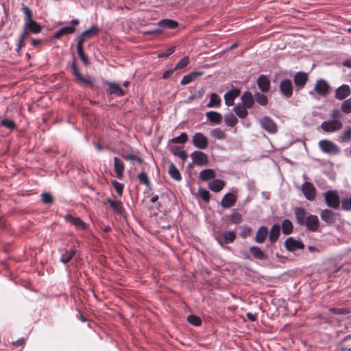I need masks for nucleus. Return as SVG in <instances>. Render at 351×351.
<instances>
[{"label": "nucleus", "instance_id": "obj_1", "mask_svg": "<svg viewBox=\"0 0 351 351\" xmlns=\"http://www.w3.org/2000/svg\"><path fill=\"white\" fill-rule=\"evenodd\" d=\"M23 11L25 14V24L24 27L26 30L33 34L39 33L42 27L41 26L32 19V13L31 10L26 5L23 7Z\"/></svg>", "mask_w": 351, "mask_h": 351}, {"label": "nucleus", "instance_id": "obj_2", "mask_svg": "<svg viewBox=\"0 0 351 351\" xmlns=\"http://www.w3.org/2000/svg\"><path fill=\"white\" fill-rule=\"evenodd\" d=\"M319 148L324 154L329 155H337L340 154L341 149L333 141L329 140H321L318 143Z\"/></svg>", "mask_w": 351, "mask_h": 351}, {"label": "nucleus", "instance_id": "obj_3", "mask_svg": "<svg viewBox=\"0 0 351 351\" xmlns=\"http://www.w3.org/2000/svg\"><path fill=\"white\" fill-rule=\"evenodd\" d=\"M343 128V123L340 119H333L324 121L321 124V128L325 132L332 133L340 130Z\"/></svg>", "mask_w": 351, "mask_h": 351}, {"label": "nucleus", "instance_id": "obj_4", "mask_svg": "<svg viewBox=\"0 0 351 351\" xmlns=\"http://www.w3.org/2000/svg\"><path fill=\"white\" fill-rule=\"evenodd\" d=\"M326 205L333 209H337L340 204V198L336 191H328L324 193Z\"/></svg>", "mask_w": 351, "mask_h": 351}, {"label": "nucleus", "instance_id": "obj_5", "mask_svg": "<svg viewBox=\"0 0 351 351\" xmlns=\"http://www.w3.org/2000/svg\"><path fill=\"white\" fill-rule=\"evenodd\" d=\"M236 239V234L234 231H225L217 233L215 235V239L221 245L232 243Z\"/></svg>", "mask_w": 351, "mask_h": 351}, {"label": "nucleus", "instance_id": "obj_6", "mask_svg": "<svg viewBox=\"0 0 351 351\" xmlns=\"http://www.w3.org/2000/svg\"><path fill=\"white\" fill-rule=\"evenodd\" d=\"M192 143L199 149H206L208 145V139L202 132H197L192 137Z\"/></svg>", "mask_w": 351, "mask_h": 351}, {"label": "nucleus", "instance_id": "obj_7", "mask_svg": "<svg viewBox=\"0 0 351 351\" xmlns=\"http://www.w3.org/2000/svg\"><path fill=\"white\" fill-rule=\"evenodd\" d=\"M301 191L307 200L313 201L316 197V189L309 182H304L301 186Z\"/></svg>", "mask_w": 351, "mask_h": 351}, {"label": "nucleus", "instance_id": "obj_8", "mask_svg": "<svg viewBox=\"0 0 351 351\" xmlns=\"http://www.w3.org/2000/svg\"><path fill=\"white\" fill-rule=\"evenodd\" d=\"M260 124L269 134H275L278 131L276 123L269 117H264L260 119Z\"/></svg>", "mask_w": 351, "mask_h": 351}, {"label": "nucleus", "instance_id": "obj_9", "mask_svg": "<svg viewBox=\"0 0 351 351\" xmlns=\"http://www.w3.org/2000/svg\"><path fill=\"white\" fill-rule=\"evenodd\" d=\"M330 90V86L329 84L324 79H319L317 80L314 91H315L319 95L326 96Z\"/></svg>", "mask_w": 351, "mask_h": 351}, {"label": "nucleus", "instance_id": "obj_10", "mask_svg": "<svg viewBox=\"0 0 351 351\" xmlns=\"http://www.w3.org/2000/svg\"><path fill=\"white\" fill-rule=\"evenodd\" d=\"M64 219L66 222L74 226L77 230H84L88 228V225L80 217H73L69 213L65 215Z\"/></svg>", "mask_w": 351, "mask_h": 351}, {"label": "nucleus", "instance_id": "obj_11", "mask_svg": "<svg viewBox=\"0 0 351 351\" xmlns=\"http://www.w3.org/2000/svg\"><path fill=\"white\" fill-rule=\"evenodd\" d=\"M193 162L198 166L206 165L208 163V156L201 151H194L191 154Z\"/></svg>", "mask_w": 351, "mask_h": 351}, {"label": "nucleus", "instance_id": "obj_12", "mask_svg": "<svg viewBox=\"0 0 351 351\" xmlns=\"http://www.w3.org/2000/svg\"><path fill=\"white\" fill-rule=\"evenodd\" d=\"M99 28L97 25H93L90 29L84 31L77 38L78 43H84L86 39L93 38L99 32Z\"/></svg>", "mask_w": 351, "mask_h": 351}, {"label": "nucleus", "instance_id": "obj_13", "mask_svg": "<svg viewBox=\"0 0 351 351\" xmlns=\"http://www.w3.org/2000/svg\"><path fill=\"white\" fill-rule=\"evenodd\" d=\"M280 93L287 98L293 95V85L291 80L285 79L280 82L279 86Z\"/></svg>", "mask_w": 351, "mask_h": 351}, {"label": "nucleus", "instance_id": "obj_14", "mask_svg": "<svg viewBox=\"0 0 351 351\" xmlns=\"http://www.w3.org/2000/svg\"><path fill=\"white\" fill-rule=\"evenodd\" d=\"M237 201V196L233 193H227L223 195L221 201V206L223 208H230L234 206Z\"/></svg>", "mask_w": 351, "mask_h": 351}, {"label": "nucleus", "instance_id": "obj_15", "mask_svg": "<svg viewBox=\"0 0 351 351\" xmlns=\"http://www.w3.org/2000/svg\"><path fill=\"white\" fill-rule=\"evenodd\" d=\"M241 91L239 88H233L227 91L224 95L225 104L228 106L234 104V99L239 96Z\"/></svg>", "mask_w": 351, "mask_h": 351}, {"label": "nucleus", "instance_id": "obj_16", "mask_svg": "<svg viewBox=\"0 0 351 351\" xmlns=\"http://www.w3.org/2000/svg\"><path fill=\"white\" fill-rule=\"evenodd\" d=\"M338 214L329 209H324L321 211L320 217L322 221L328 224L335 223Z\"/></svg>", "mask_w": 351, "mask_h": 351}, {"label": "nucleus", "instance_id": "obj_17", "mask_svg": "<svg viewBox=\"0 0 351 351\" xmlns=\"http://www.w3.org/2000/svg\"><path fill=\"white\" fill-rule=\"evenodd\" d=\"M351 94V88L347 84H343L335 90V98L339 100H345Z\"/></svg>", "mask_w": 351, "mask_h": 351}, {"label": "nucleus", "instance_id": "obj_18", "mask_svg": "<svg viewBox=\"0 0 351 351\" xmlns=\"http://www.w3.org/2000/svg\"><path fill=\"white\" fill-rule=\"evenodd\" d=\"M304 226L306 228L311 232H315L318 230L319 226V221L317 216L315 215H309L307 217Z\"/></svg>", "mask_w": 351, "mask_h": 351}, {"label": "nucleus", "instance_id": "obj_19", "mask_svg": "<svg viewBox=\"0 0 351 351\" xmlns=\"http://www.w3.org/2000/svg\"><path fill=\"white\" fill-rule=\"evenodd\" d=\"M285 247L287 250L293 252L296 250L304 249V245L301 241L289 237L285 241Z\"/></svg>", "mask_w": 351, "mask_h": 351}, {"label": "nucleus", "instance_id": "obj_20", "mask_svg": "<svg viewBox=\"0 0 351 351\" xmlns=\"http://www.w3.org/2000/svg\"><path fill=\"white\" fill-rule=\"evenodd\" d=\"M114 170L118 179L121 180L123 178L125 165L123 162L118 157H114Z\"/></svg>", "mask_w": 351, "mask_h": 351}, {"label": "nucleus", "instance_id": "obj_21", "mask_svg": "<svg viewBox=\"0 0 351 351\" xmlns=\"http://www.w3.org/2000/svg\"><path fill=\"white\" fill-rule=\"evenodd\" d=\"M107 202L109 204L110 207L113 210L115 213L121 215L124 212L123 204L120 200L117 199L115 197L113 199L107 198Z\"/></svg>", "mask_w": 351, "mask_h": 351}, {"label": "nucleus", "instance_id": "obj_22", "mask_svg": "<svg viewBox=\"0 0 351 351\" xmlns=\"http://www.w3.org/2000/svg\"><path fill=\"white\" fill-rule=\"evenodd\" d=\"M308 80V75L304 72H298L293 77L294 84L298 89L303 88Z\"/></svg>", "mask_w": 351, "mask_h": 351}, {"label": "nucleus", "instance_id": "obj_23", "mask_svg": "<svg viewBox=\"0 0 351 351\" xmlns=\"http://www.w3.org/2000/svg\"><path fill=\"white\" fill-rule=\"evenodd\" d=\"M294 214L297 223L300 226H304L308 217L305 209L302 207H297L294 209Z\"/></svg>", "mask_w": 351, "mask_h": 351}, {"label": "nucleus", "instance_id": "obj_24", "mask_svg": "<svg viewBox=\"0 0 351 351\" xmlns=\"http://www.w3.org/2000/svg\"><path fill=\"white\" fill-rule=\"evenodd\" d=\"M59 252H61L60 261L64 264L70 262L76 253V250L73 248L59 250Z\"/></svg>", "mask_w": 351, "mask_h": 351}, {"label": "nucleus", "instance_id": "obj_25", "mask_svg": "<svg viewBox=\"0 0 351 351\" xmlns=\"http://www.w3.org/2000/svg\"><path fill=\"white\" fill-rule=\"evenodd\" d=\"M106 84L108 86V93L116 96L121 97L124 95L125 92L122 88L116 83L106 82Z\"/></svg>", "mask_w": 351, "mask_h": 351}, {"label": "nucleus", "instance_id": "obj_26", "mask_svg": "<svg viewBox=\"0 0 351 351\" xmlns=\"http://www.w3.org/2000/svg\"><path fill=\"white\" fill-rule=\"evenodd\" d=\"M257 84L259 89L263 93L267 92L270 88V81L265 75H261L258 77Z\"/></svg>", "mask_w": 351, "mask_h": 351}, {"label": "nucleus", "instance_id": "obj_27", "mask_svg": "<svg viewBox=\"0 0 351 351\" xmlns=\"http://www.w3.org/2000/svg\"><path fill=\"white\" fill-rule=\"evenodd\" d=\"M204 74L203 71H193L187 75H185L181 82L180 84L182 85H186L193 81H195L198 77Z\"/></svg>", "mask_w": 351, "mask_h": 351}, {"label": "nucleus", "instance_id": "obj_28", "mask_svg": "<svg viewBox=\"0 0 351 351\" xmlns=\"http://www.w3.org/2000/svg\"><path fill=\"white\" fill-rule=\"evenodd\" d=\"M225 185L226 183L223 180L220 179H214L208 183V188L213 192L219 193L224 188Z\"/></svg>", "mask_w": 351, "mask_h": 351}, {"label": "nucleus", "instance_id": "obj_29", "mask_svg": "<svg viewBox=\"0 0 351 351\" xmlns=\"http://www.w3.org/2000/svg\"><path fill=\"white\" fill-rule=\"evenodd\" d=\"M268 236V230L266 226H261L256 234L255 241L258 243H263L266 240Z\"/></svg>", "mask_w": 351, "mask_h": 351}, {"label": "nucleus", "instance_id": "obj_30", "mask_svg": "<svg viewBox=\"0 0 351 351\" xmlns=\"http://www.w3.org/2000/svg\"><path fill=\"white\" fill-rule=\"evenodd\" d=\"M241 99L243 106H244L245 108H251L253 106L254 99L252 94L250 92L245 91L243 93Z\"/></svg>", "mask_w": 351, "mask_h": 351}, {"label": "nucleus", "instance_id": "obj_31", "mask_svg": "<svg viewBox=\"0 0 351 351\" xmlns=\"http://www.w3.org/2000/svg\"><path fill=\"white\" fill-rule=\"evenodd\" d=\"M280 227L278 224H274L271 228L269 236V240L271 244L277 241L280 235Z\"/></svg>", "mask_w": 351, "mask_h": 351}, {"label": "nucleus", "instance_id": "obj_32", "mask_svg": "<svg viewBox=\"0 0 351 351\" xmlns=\"http://www.w3.org/2000/svg\"><path fill=\"white\" fill-rule=\"evenodd\" d=\"M158 25L159 27L170 29H173L178 27V23L176 21L169 19L160 20Z\"/></svg>", "mask_w": 351, "mask_h": 351}, {"label": "nucleus", "instance_id": "obj_33", "mask_svg": "<svg viewBox=\"0 0 351 351\" xmlns=\"http://www.w3.org/2000/svg\"><path fill=\"white\" fill-rule=\"evenodd\" d=\"M216 176L215 172L212 169H206L200 171L199 178L204 181L214 179Z\"/></svg>", "mask_w": 351, "mask_h": 351}, {"label": "nucleus", "instance_id": "obj_34", "mask_svg": "<svg viewBox=\"0 0 351 351\" xmlns=\"http://www.w3.org/2000/svg\"><path fill=\"white\" fill-rule=\"evenodd\" d=\"M351 339V335H348L338 344V351H351V341H348Z\"/></svg>", "mask_w": 351, "mask_h": 351}, {"label": "nucleus", "instance_id": "obj_35", "mask_svg": "<svg viewBox=\"0 0 351 351\" xmlns=\"http://www.w3.org/2000/svg\"><path fill=\"white\" fill-rule=\"evenodd\" d=\"M338 141L341 143L351 141V126L346 127L344 131L338 136Z\"/></svg>", "mask_w": 351, "mask_h": 351}, {"label": "nucleus", "instance_id": "obj_36", "mask_svg": "<svg viewBox=\"0 0 351 351\" xmlns=\"http://www.w3.org/2000/svg\"><path fill=\"white\" fill-rule=\"evenodd\" d=\"M250 251L253 256L257 259L265 260L267 258V255L258 246H252Z\"/></svg>", "mask_w": 351, "mask_h": 351}, {"label": "nucleus", "instance_id": "obj_37", "mask_svg": "<svg viewBox=\"0 0 351 351\" xmlns=\"http://www.w3.org/2000/svg\"><path fill=\"white\" fill-rule=\"evenodd\" d=\"M206 118L209 121L217 124L220 123L222 120L221 114L215 111L206 112Z\"/></svg>", "mask_w": 351, "mask_h": 351}, {"label": "nucleus", "instance_id": "obj_38", "mask_svg": "<svg viewBox=\"0 0 351 351\" xmlns=\"http://www.w3.org/2000/svg\"><path fill=\"white\" fill-rule=\"evenodd\" d=\"M168 173L169 176L171 177V178H173V180L176 181H180L182 180V176L180 175L179 170L177 169L176 165L172 162L169 165Z\"/></svg>", "mask_w": 351, "mask_h": 351}, {"label": "nucleus", "instance_id": "obj_39", "mask_svg": "<svg viewBox=\"0 0 351 351\" xmlns=\"http://www.w3.org/2000/svg\"><path fill=\"white\" fill-rule=\"evenodd\" d=\"M229 221L231 223L238 224L242 221V215L235 209L232 210L231 213L228 217Z\"/></svg>", "mask_w": 351, "mask_h": 351}, {"label": "nucleus", "instance_id": "obj_40", "mask_svg": "<svg viewBox=\"0 0 351 351\" xmlns=\"http://www.w3.org/2000/svg\"><path fill=\"white\" fill-rule=\"evenodd\" d=\"M293 223L289 219H284L282 222V231L284 234H289L293 231Z\"/></svg>", "mask_w": 351, "mask_h": 351}, {"label": "nucleus", "instance_id": "obj_41", "mask_svg": "<svg viewBox=\"0 0 351 351\" xmlns=\"http://www.w3.org/2000/svg\"><path fill=\"white\" fill-rule=\"evenodd\" d=\"M247 108L244 106L237 105L234 107L233 110L239 118L244 119L248 114Z\"/></svg>", "mask_w": 351, "mask_h": 351}, {"label": "nucleus", "instance_id": "obj_42", "mask_svg": "<svg viewBox=\"0 0 351 351\" xmlns=\"http://www.w3.org/2000/svg\"><path fill=\"white\" fill-rule=\"evenodd\" d=\"M77 52L79 58L84 62V64L88 63V58L85 54L83 49V43H77Z\"/></svg>", "mask_w": 351, "mask_h": 351}, {"label": "nucleus", "instance_id": "obj_43", "mask_svg": "<svg viewBox=\"0 0 351 351\" xmlns=\"http://www.w3.org/2000/svg\"><path fill=\"white\" fill-rule=\"evenodd\" d=\"M221 98L216 93H211L210 101L207 104V107H218L221 104Z\"/></svg>", "mask_w": 351, "mask_h": 351}, {"label": "nucleus", "instance_id": "obj_44", "mask_svg": "<svg viewBox=\"0 0 351 351\" xmlns=\"http://www.w3.org/2000/svg\"><path fill=\"white\" fill-rule=\"evenodd\" d=\"M210 135L213 138H215L216 139H219V140L225 139L226 137V134L225 132L219 128L213 130L210 132Z\"/></svg>", "mask_w": 351, "mask_h": 351}, {"label": "nucleus", "instance_id": "obj_45", "mask_svg": "<svg viewBox=\"0 0 351 351\" xmlns=\"http://www.w3.org/2000/svg\"><path fill=\"white\" fill-rule=\"evenodd\" d=\"M224 121L226 125L234 127L237 124L238 119L234 114H228L225 116Z\"/></svg>", "mask_w": 351, "mask_h": 351}, {"label": "nucleus", "instance_id": "obj_46", "mask_svg": "<svg viewBox=\"0 0 351 351\" xmlns=\"http://www.w3.org/2000/svg\"><path fill=\"white\" fill-rule=\"evenodd\" d=\"M190 62V58L188 56H186L181 58L177 64L175 65L173 70H178L186 67Z\"/></svg>", "mask_w": 351, "mask_h": 351}, {"label": "nucleus", "instance_id": "obj_47", "mask_svg": "<svg viewBox=\"0 0 351 351\" xmlns=\"http://www.w3.org/2000/svg\"><path fill=\"white\" fill-rule=\"evenodd\" d=\"M137 179L138 180L140 183L145 184L148 188L150 187L151 183L145 172L142 171L140 173H138L137 175Z\"/></svg>", "mask_w": 351, "mask_h": 351}, {"label": "nucleus", "instance_id": "obj_48", "mask_svg": "<svg viewBox=\"0 0 351 351\" xmlns=\"http://www.w3.org/2000/svg\"><path fill=\"white\" fill-rule=\"evenodd\" d=\"M341 110L345 114L351 113V97L345 99L341 106Z\"/></svg>", "mask_w": 351, "mask_h": 351}, {"label": "nucleus", "instance_id": "obj_49", "mask_svg": "<svg viewBox=\"0 0 351 351\" xmlns=\"http://www.w3.org/2000/svg\"><path fill=\"white\" fill-rule=\"evenodd\" d=\"M171 141L175 143L184 144L188 141V135L186 132H182L178 136L173 138Z\"/></svg>", "mask_w": 351, "mask_h": 351}, {"label": "nucleus", "instance_id": "obj_50", "mask_svg": "<svg viewBox=\"0 0 351 351\" xmlns=\"http://www.w3.org/2000/svg\"><path fill=\"white\" fill-rule=\"evenodd\" d=\"M187 321L191 325L195 326H199L202 324V319L197 315H190L187 317Z\"/></svg>", "mask_w": 351, "mask_h": 351}, {"label": "nucleus", "instance_id": "obj_51", "mask_svg": "<svg viewBox=\"0 0 351 351\" xmlns=\"http://www.w3.org/2000/svg\"><path fill=\"white\" fill-rule=\"evenodd\" d=\"M42 202L45 204H52L53 203V197L49 193H43L41 194Z\"/></svg>", "mask_w": 351, "mask_h": 351}, {"label": "nucleus", "instance_id": "obj_52", "mask_svg": "<svg viewBox=\"0 0 351 351\" xmlns=\"http://www.w3.org/2000/svg\"><path fill=\"white\" fill-rule=\"evenodd\" d=\"M112 185L113 186L114 189L117 191V194L120 197H121L123 195V187H124L123 184L119 182L116 180H112Z\"/></svg>", "mask_w": 351, "mask_h": 351}, {"label": "nucleus", "instance_id": "obj_53", "mask_svg": "<svg viewBox=\"0 0 351 351\" xmlns=\"http://www.w3.org/2000/svg\"><path fill=\"white\" fill-rule=\"evenodd\" d=\"M198 195L206 202H208L210 198L209 191L204 189H198Z\"/></svg>", "mask_w": 351, "mask_h": 351}, {"label": "nucleus", "instance_id": "obj_54", "mask_svg": "<svg viewBox=\"0 0 351 351\" xmlns=\"http://www.w3.org/2000/svg\"><path fill=\"white\" fill-rule=\"evenodd\" d=\"M256 100L257 103L261 106H266L268 102L267 97L265 95L259 93L256 94Z\"/></svg>", "mask_w": 351, "mask_h": 351}, {"label": "nucleus", "instance_id": "obj_55", "mask_svg": "<svg viewBox=\"0 0 351 351\" xmlns=\"http://www.w3.org/2000/svg\"><path fill=\"white\" fill-rule=\"evenodd\" d=\"M1 125L10 130H14L16 128L15 123L8 119H3L1 121Z\"/></svg>", "mask_w": 351, "mask_h": 351}, {"label": "nucleus", "instance_id": "obj_56", "mask_svg": "<svg viewBox=\"0 0 351 351\" xmlns=\"http://www.w3.org/2000/svg\"><path fill=\"white\" fill-rule=\"evenodd\" d=\"M123 158L125 160L134 161V162H137L138 163H142L143 162V160L141 158H140L134 154H132L124 155V156H123Z\"/></svg>", "mask_w": 351, "mask_h": 351}, {"label": "nucleus", "instance_id": "obj_57", "mask_svg": "<svg viewBox=\"0 0 351 351\" xmlns=\"http://www.w3.org/2000/svg\"><path fill=\"white\" fill-rule=\"evenodd\" d=\"M329 311L335 315H346L349 311L344 308H330Z\"/></svg>", "mask_w": 351, "mask_h": 351}, {"label": "nucleus", "instance_id": "obj_58", "mask_svg": "<svg viewBox=\"0 0 351 351\" xmlns=\"http://www.w3.org/2000/svg\"><path fill=\"white\" fill-rule=\"evenodd\" d=\"M175 51V47H169L168 48L166 51H160L158 53V58H167L169 57L170 55H171L172 53H173Z\"/></svg>", "mask_w": 351, "mask_h": 351}, {"label": "nucleus", "instance_id": "obj_59", "mask_svg": "<svg viewBox=\"0 0 351 351\" xmlns=\"http://www.w3.org/2000/svg\"><path fill=\"white\" fill-rule=\"evenodd\" d=\"M341 207L343 210H351V196L349 198L342 199Z\"/></svg>", "mask_w": 351, "mask_h": 351}, {"label": "nucleus", "instance_id": "obj_60", "mask_svg": "<svg viewBox=\"0 0 351 351\" xmlns=\"http://www.w3.org/2000/svg\"><path fill=\"white\" fill-rule=\"evenodd\" d=\"M59 30L62 34V36H64L74 33L75 32V27L73 26H66L60 28Z\"/></svg>", "mask_w": 351, "mask_h": 351}, {"label": "nucleus", "instance_id": "obj_61", "mask_svg": "<svg viewBox=\"0 0 351 351\" xmlns=\"http://www.w3.org/2000/svg\"><path fill=\"white\" fill-rule=\"evenodd\" d=\"M173 154L181 158L183 161H185L187 158V154L184 150L175 149L173 151Z\"/></svg>", "mask_w": 351, "mask_h": 351}, {"label": "nucleus", "instance_id": "obj_62", "mask_svg": "<svg viewBox=\"0 0 351 351\" xmlns=\"http://www.w3.org/2000/svg\"><path fill=\"white\" fill-rule=\"evenodd\" d=\"M77 79L80 80L81 82L86 84V86H89L93 84V80L90 77H85L82 74Z\"/></svg>", "mask_w": 351, "mask_h": 351}, {"label": "nucleus", "instance_id": "obj_63", "mask_svg": "<svg viewBox=\"0 0 351 351\" xmlns=\"http://www.w3.org/2000/svg\"><path fill=\"white\" fill-rule=\"evenodd\" d=\"M341 115L342 114H341V111L338 109L332 110L330 114L331 119H340V118L341 117Z\"/></svg>", "mask_w": 351, "mask_h": 351}, {"label": "nucleus", "instance_id": "obj_64", "mask_svg": "<svg viewBox=\"0 0 351 351\" xmlns=\"http://www.w3.org/2000/svg\"><path fill=\"white\" fill-rule=\"evenodd\" d=\"M163 32V29L161 28V27H158L156 28H154L153 29H151V30H147L146 32H145V34H161L162 32Z\"/></svg>", "mask_w": 351, "mask_h": 351}]
</instances>
